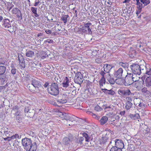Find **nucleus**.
<instances>
[{"label": "nucleus", "mask_w": 151, "mask_h": 151, "mask_svg": "<svg viewBox=\"0 0 151 151\" xmlns=\"http://www.w3.org/2000/svg\"><path fill=\"white\" fill-rule=\"evenodd\" d=\"M23 146L27 151H35L37 149V145L35 142L32 144L30 139L27 138H23L22 140Z\"/></svg>", "instance_id": "1"}, {"label": "nucleus", "mask_w": 151, "mask_h": 151, "mask_svg": "<svg viewBox=\"0 0 151 151\" xmlns=\"http://www.w3.org/2000/svg\"><path fill=\"white\" fill-rule=\"evenodd\" d=\"M132 73L134 75L139 76L141 74L144 73L145 70V66L144 65H139L137 63H132L129 66Z\"/></svg>", "instance_id": "2"}, {"label": "nucleus", "mask_w": 151, "mask_h": 151, "mask_svg": "<svg viewBox=\"0 0 151 151\" xmlns=\"http://www.w3.org/2000/svg\"><path fill=\"white\" fill-rule=\"evenodd\" d=\"M92 24L89 22L87 23L84 24V26H83L82 27L79 28L78 34L83 35H85L86 34H91L92 31L90 27V26Z\"/></svg>", "instance_id": "3"}, {"label": "nucleus", "mask_w": 151, "mask_h": 151, "mask_svg": "<svg viewBox=\"0 0 151 151\" xmlns=\"http://www.w3.org/2000/svg\"><path fill=\"white\" fill-rule=\"evenodd\" d=\"M10 21L8 19H3L1 24V27L4 29L8 30L10 32H12L16 30V27L13 25H11Z\"/></svg>", "instance_id": "4"}, {"label": "nucleus", "mask_w": 151, "mask_h": 151, "mask_svg": "<svg viewBox=\"0 0 151 151\" xmlns=\"http://www.w3.org/2000/svg\"><path fill=\"white\" fill-rule=\"evenodd\" d=\"M47 88L48 92L52 95H57L59 93L58 84L57 83H52Z\"/></svg>", "instance_id": "5"}, {"label": "nucleus", "mask_w": 151, "mask_h": 151, "mask_svg": "<svg viewBox=\"0 0 151 151\" xmlns=\"http://www.w3.org/2000/svg\"><path fill=\"white\" fill-rule=\"evenodd\" d=\"M111 144H112V145L118 148L121 149L123 148L124 147V145L122 141L118 139H116L115 140L112 139L108 145H109Z\"/></svg>", "instance_id": "6"}, {"label": "nucleus", "mask_w": 151, "mask_h": 151, "mask_svg": "<svg viewBox=\"0 0 151 151\" xmlns=\"http://www.w3.org/2000/svg\"><path fill=\"white\" fill-rule=\"evenodd\" d=\"M132 77V73H129L128 72L127 75L126 76L124 80V85L125 86H129L133 83Z\"/></svg>", "instance_id": "7"}, {"label": "nucleus", "mask_w": 151, "mask_h": 151, "mask_svg": "<svg viewBox=\"0 0 151 151\" xmlns=\"http://www.w3.org/2000/svg\"><path fill=\"white\" fill-rule=\"evenodd\" d=\"M57 99V102L61 104L66 103L68 100L67 94L66 93L60 94L58 96Z\"/></svg>", "instance_id": "8"}, {"label": "nucleus", "mask_w": 151, "mask_h": 151, "mask_svg": "<svg viewBox=\"0 0 151 151\" xmlns=\"http://www.w3.org/2000/svg\"><path fill=\"white\" fill-rule=\"evenodd\" d=\"M84 80L82 74L81 72H78L75 74L74 78V82L77 84L81 85Z\"/></svg>", "instance_id": "9"}, {"label": "nucleus", "mask_w": 151, "mask_h": 151, "mask_svg": "<svg viewBox=\"0 0 151 151\" xmlns=\"http://www.w3.org/2000/svg\"><path fill=\"white\" fill-rule=\"evenodd\" d=\"M136 1V4L137 5V9L142 10L143 7L142 4H144V6H147L150 3L149 0H135Z\"/></svg>", "instance_id": "10"}, {"label": "nucleus", "mask_w": 151, "mask_h": 151, "mask_svg": "<svg viewBox=\"0 0 151 151\" xmlns=\"http://www.w3.org/2000/svg\"><path fill=\"white\" fill-rule=\"evenodd\" d=\"M6 69L4 66H0V80L1 81L4 82L6 79V75L4 74Z\"/></svg>", "instance_id": "11"}, {"label": "nucleus", "mask_w": 151, "mask_h": 151, "mask_svg": "<svg viewBox=\"0 0 151 151\" xmlns=\"http://www.w3.org/2000/svg\"><path fill=\"white\" fill-rule=\"evenodd\" d=\"M118 93L122 96H133L134 94L132 93L130 90L127 89L126 90H119L118 91Z\"/></svg>", "instance_id": "12"}, {"label": "nucleus", "mask_w": 151, "mask_h": 151, "mask_svg": "<svg viewBox=\"0 0 151 151\" xmlns=\"http://www.w3.org/2000/svg\"><path fill=\"white\" fill-rule=\"evenodd\" d=\"M137 75L134 74L133 75V82L137 81V84H140V86H138L137 85H135L137 88L138 90H139L141 89L142 87L143 83L142 81H138L139 78V77L137 76Z\"/></svg>", "instance_id": "13"}, {"label": "nucleus", "mask_w": 151, "mask_h": 151, "mask_svg": "<svg viewBox=\"0 0 151 151\" xmlns=\"http://www.w3.org/2000/svg\"><path fill=\"white\" fill-rule=\"evenodd\" d=\"M105 77L107 80L108 81L109 83L111 84H114L115 82H116V83L119 84H122V83H118V81L117 79H116V80H115L113 77L111 76L109 73H108L106 74L105 75Z\"/></svg>", "instance_id": "14"}, {"label": "nucleus", "mask_w": 151, "mask_h": 151, "mask_svg": "<svg viewBox=\"0 0 151 151\" xmlns=\"http://www.w3.org/2000/svg\"><path fill=\"white\" fill-rule=\"evenodd\" d=\"M123 72V69L122 68H120L117 70L114 71L113 73L114 76L117 78V80L118 79H119L122 80Z\"/></svg>", "instance_id": "15"}, {"label": "nucleus", "mask_w": 151, "mask_h": 151, "mask_svg": "<svg viewBox=\"0 0 151 151\" xmlns=\"http://www.w3.org/2000/svg\"><path fill=\"white\" fill-rule=\"evenodd\" d=\"M105 73L104 71H101L100 72V74L102 76V77L99 81V84L101 88L103 86V85L105 84L106 83H108L106 81V78L104 76Z\"/></svg>", "instance_id": "16"}, {"label": "nucleus", "mask_w": 151, "mask_h": 151, "mask_svg": "<svg viewBox=\"0 0 151 151\" xmlns=\"http://www.w3.org/2000/svg\"><path fill=\"white\" fill-rule=\"evenodd\" d=\"M126 106L125 109L127 110H128L130 109L132 107L133 104L132 102V99L129 97H127L126 98Z\"/></svg>", "instance_id": "17"}, {"label": "nucleus", "mask_w": 151, "mask_h": 151, "mask_svg": "<svg viewBox=\"0 0 151 151\" xmlns=\"http://www.w3.org/2000/svg\"><path fill=\"white\" fill-rule=\"evenodd\" d=\"M12 13L15 14L20 20L22 19V14L21 11L17 8H14L12 10Z\"/></svg>", "instance_id": "18"}, {"label": "nucleus", "mask_w": 151, "mask_h": 151, "mask_svg": "<svg viewBox=\"0 0 151 151\" xmlns=\"http://www.w3.org/2000/svg\"><path fill=\"white\" fill-rule=\"evenodd\" d=\"M109 134L107 133L105 135L103 134L101 139L100 142L101 144H104L107 142L109 140Z\"/></svg>", "instance_id": "19"}, {"label": "nucleus", "mask_w": 151, "mask_h": 151, "mask_svg": "<svg viewBox=\"0 0 151 151\" xmlns=\"http://www.w3.org/2000/svg\"><path fill=\"white\" fill-rule=\"evenodd\" d=\"M18 60L19 61V64L22 67L25 68V66L24 58L21 54H18Z\"/></svg>", "instance_id": "20"}, {"label": "nucleus", "mask_w": 151, "mask_h": 151, "mask_svg": "<svg viewBox=\"0 0 151 151\" xmlns=\"http://www.w3.org/2000/svg\"><path fill=\"white\" fill-rule=\"evenodd\" d=\"M32 85L35 88H39L41 86V82L35 79H33L32 81Z\"/></svg>", "instance_id": "21"}, {"label": "nucleus", "mask_w": 151, "mask_h": 151, "mask_svg": "<svg viewBox=\"0 0 151 151\" xmlns=\"http://www.w3.org/2000/svg\"><path fill=\"white\" fill-rule=\"evenodd\" d=\"M101 90L103 92L106 94H109L113 96L115 94V92L112 90H108L105 88H101Z\"/></svg>", "instance_id": "22"}, {"label": "nucleus", "mask_w": 151, "mask_h": 151, "mask_svg": "<svg viewBox=\"0 0 151 151\" xmlns=\"http://www.w3.org/2000/svg\"><path fill=\"white\" fill-rule=\"evenodd\" d=\"M70 17L68 14H64L62 15L61 17V20L63 21V23L65 24L69 20Z\"/></svg>", "instance_id": "23"}, {"label": "nucleus", "mask_w": 151, "mask_h": 151, "mask_svg": "<svg viewBox=\"0 0 151 151\" xmlns=\"http://www.w3.org/2000/svg\"><path fill=\"white\" fill-rule=\"evenodd\" d=\"M70 80L67 77H66L62 83L63 86L64 87L66 88L69 86Z\"/></svg>", "instance_id": "24"}, {"label": "nucleus", "mask_w": 151, "mask_h": 151, "mask_svg": "<svg viewBox=\"0 0 151 151\" xmlns=\"http://www.w3.org/2000/svg\"><path fill=\"white\" fill-rule=\"evenodd\" d=\"M108 120V118L107 116H102L100 120V124L102 125L105 124L107 122Z\"/></svg>", "instance_id": "25"}, {"label": "nucleus", "mask_w": 151, "mask_h": 151, "mask_svg": "<svg viewBox=\"0 0 151 151\" xmlns=\"http://www.w3.org/2000/svg\"><path fill=\"white\" fill-rule=\"evenodd\" d=\"M145 83L147 87H149L151 86V76L148 77L146 78Z\"/></svg>", "instance_id": "26"}, {"label": "nucleus", "mask_w": 151, "mask_h": 151, "mask_svg": "<svg viewBox=\"0 0 151 151\" xmlns=\"http://www.w3.org/2000/svg\"><path fill=\"white\" fill-rule=\"evenodd\" d=\"M34 53L32 50H29L26 53V56L30 58H32L34 56Z\"/></svg>", "instance_id": "27"}, {"label": "nucleus", "mask_w": 151, "mask_h": 151, "mask_svg": "<svg viewBox=\"0 0 151 151\" xmlns=\"http://www.w3.org/2000/svg\"><path fill=\"white\" fill-rule=\"evenodd\" d=\"M141 101L139 99L136 98L135 99L134 101V104L136 106H139V107H141L142 106V105L140 102Z\"/></svg>", "instance_id": "28"}, {"label": "nucleus", "mask_w": 151, "mask_h": 151, "mask_svg": "<svg viewBox=\"0 0 151 151\" xmlns=\"http://www.w3.org/2000/svg\"><path fill=\"white\" fill-rule=\"evenodd\" d=\"M129 116L130 118L133 120L139 119L140 116L138 114L135 113L134 114H130Z\"/></svg>", "instance_id": "29"}, {"label": "nucleus", "mask_w": 151, "mask_h": 151, "mask_svg": "<svg viewBox=\"0 0 151 151\" xmlns=\"http://www.w3.org/2000/svg\"><path fill=\"white\" fill-rule=\"evenodd\" d=\"M31 10L32 13L34 14V15L35 17H38L39 16V15L37 13V8L32 7L31 8Z\"/></svg>", "instance_id": "30"}, {"label": "nucleus", "mask_w": 151, "mask_h": 151, "mask_svg": "<svg viewBox=\"0 0 151 151\" xmlns=\"http://www.w3.org/2000/svg\"><path fill=\"white\" fill-rule=\"evenodd\" d=\"M144 73H142L143 75L147 74L148 75H151V69L147 68L145 66V70H144Z\"/></svg>", "instance_id": "31"}, {"label": "nucleus", "mask_w": 151, "mask_h": 151, "mask_svg": "<svg viewBox=\"0 0 151 151\" xmlns=\"http://www.w3.org/2000/svg\"><path fill=\"white\" fill-rule=\"evenodd\" d=\"M82 135L83 137V138L84 137L85 139V141L86 142L89 141L90 137L89 135H88L87 133L84 132L83 134Z\"/></svg>", "instance_id": "32"}, {"label": "nucleus", "mask_w": 151, "mask_h": 151, "mask_svg": "<svg viewBox=\"0 0 151 151\" xmlns=\"http://www.w3.org/2000/svg\"><path fill=\"white\" fill-rule=\"evenodd\" d=\"M70 141L69 138L68 137L64 138L63 140V143L64 145H67L69 144Z\"/></svg>", "instance_id": "33"}, {"label": "nucleus", "mask_w": 151, "mask_h": 151, "mask_svg": "<svg viewBox=\"0 0 151 151\" xmlns=\"http://www.w3.org/2000/svg\"><path fill=\"white\" fill-rule=\"evenodd\" d=\"M104 69L106 71H109V72L111 69V66L109 65L105 64L104 66Z\"/></svg>", "instance_id": "34"}, {"label": "nucleus", "mask_w": 151, "mask_h": 151, "mask_svg": "<svg viewBox=\"0 0 151 151\" xmlns=\"http://www.w3.org/2000/svg\"><path fill=\"white\" fill-rule=\"evenodd\" d=\"M61 117L67 120L69 119V116L66 113H62L60 115Z\"/></svg>", "instance_id": "35"}, {"label": "nucleus", "mask_w": 151, "mask_h": 151, "mask_svg": "<svg viewBox=\"0 0 151 151\" xmlns=\"http://www.w3.org/2000/svg\"><path fill=\"white\" fill-rule=\"evenodd\" d=\"M84 140V138L83 137H79L77 140V142L78 144L81 145L83 144V142Z\"/></svg>", "instance_id": "36"}, {"label": "nucleus", "mask_w": 151, "mask_h": 151, "mask_svg": "<svg viewBox=\"0 0 151 151\" xmlns=\"http://www.w3.org/2000/svg\"><path fill=\"white\" fill-rule=\"evenodd\" d=\"M112 147L110 149V151H122V150L116 147H114V146L112 145Z\"/></svg>", "instance_id": "37"}, {"label": "nucleus", "mask_w": 151, "mask_h": 151, "mask_svg": "<svg viewBox=\"0 0 151 151\" xmlns=\"http://www.w3.org/2000/svg\"><path fill=\"white\" fill-rule=\"evenodd\" d=\"M22 116H20L15 117L16 121L19 123H20L22 122Z\"/></svg>", "instance_id": "38"}, {"label": "nucleus", "mask_w": 151, "mask_h": 151, "mask_svg": "<svg viewBox=\"0 0 151 151\" xmlns=\"http://www.w3.org/2000/svg\"><path fill=\"white\" fill-rule=\"evenodd\" d=\"M34 111L33 110H30L28 113V115H27V116H28L29 117H32L34 116Z\"/></svg>", "instance_id": "39"}, {"label": "nucleus", "mask_w": 151, "mask_h": 151, "mask_svg": "<svg viewBox=\"0 0 151 151\" xmlns=\"http://www.w3.org/2000/svg\"><path fill=\"white\" fill-rule=\"evenodd\" d=\"M119 65L121 66L124 68H127L128 65L127 63H124L122 62H120L119 63Z\"/></svg>", "instance_id": "40"}, {"label": "nucleus", "mask_w": 151, "mask_h": 151, "mask_svg": "<svg viewBox=\"0 0 151 151\" xmlns=\"http://www.w3.org/2000/svg\"><path fill=\"white\" fill-rule=\"evenodd\" d=\"M94 110L97 111H100L103 110L102 108L100 107L99 106L96 105L94 108Z\"/></svg>", "instance_id": "41"}, {"label": "nucleus", "mask_w": 151, "mask_h": 151, "mask_svg": "<svg viewBox=\"0 0 151 151\" xmlns=\"http://www.w3.org/2000/svg\"><path fill=\"white\" fill-rule=\"evenodd\" d=\"M11 68L12 70L11 71L13 75L15 74L16 70V69L15 68L13 65H12Z\"/></svg>", "instance_id": "42"}, {"label": "nucleus", "mask_w": 151, "mask_h": 151, "mask_svg": "<svg viewBox=\"0 0 151 151\" xmlns=\"http://www.w3.org/2000/svg\"><path fill=\"white\" fill-rule=\"evenodd\" d=\"M128 149L131 151L134 150L135 147L132 144H130L128 145Z\"/></svg>", "instance_id": "43"}, {"label": "nucleus", "mask_w": 151, "mask_h": 151, "mask_svg": "<svg viewBox=\"0 0 151 151\" xmlns=\"http://www.w3.org/2000/svg\"><path fill=\"white\" fill-rule=\"evenodd\" d=\"M6 63V60L5 59L3 58H0V65H4Z\"/></svg>", "instance_id": "44"}, {"label": "nucleus", "mask_w": 151, "mask_h": 151, "mask_svg": "<svg viewBox=\"0 0 151 151\" xmlns=\"http://www.w3.org/2000/svg\"><path fill=\"white\" fill-rule=\"evenodd\" d=\"M32 86H33L32 85H31V86H30L29 85H28L27 87L29 88V90H30V91L32 92L33 91H35V89L36 88H35L34 87H32Z\"/></svg>", "instance_id": "45"}, {"label": "nucleus", "mask_w": 151, "mask_h": 151, "mask_svg": "<svg viewBox=\"0 0 151 151\" xmlns=\"http://www.w3.org/2000/svg\"><path fill=\"white\" fill-rule=\"evenodd\" d=\"M32 86H33L32 85H31V86H30L29 85H28L27 87L29 88V90H30V91L32 92L33 91H35V89L36 88H35L34 87H32Z\"/></svg>", "instance_id": "46"}, {"label": "nucleus", "mask_w": 151, "mask_h": 151, "mask_svg": "<svg viewBox=\"0 0 151 151\" xmlns=\"http://www.w3.org/2000/svg\"><path fill=\"white\" fill-rule=\"evenodd\" d=\"M67 94V96L68 97V99H69L72 98H74L75 96L74 95H73L72 94L70 93H66Z\"/></svg>", "instance_id": "47"}, {"label": "nucleus", "mask_w": 151, "mask_h": 151, "mask_svg": "<svg viewBox=\"0 0 151 151\" xmlns=\"http://www.w3.org/2000/svg\"><path fill=\"white\" fill-rule=\"evenodd\" d=\"M95 62L99 64L101 63L103 61L102 59L101 58H98L96 59Z\"/></svg>", "instance_id": "48"}, {"label": "nucleus", "mask_w": 151, "mask_h": 151, "mask_svg": "<svg viewBox=\"0 0 151 151\" xmlns=\"http://www.w3.org/2000/svg\"><path fill=\"white\" fill-rule=\"evenodd\" d=\"M4 134H5L6 136L8 137L10 135H12V133L10 131H6L4 132Z\"/></svg>", "instance_id": "49"}, {"label": "nucleus", "mask_w": 151, "mask_h": 151, "mask_svg": "<svg viewBox=\"0 0 151 151\" xmlns=\"http://www.w3.org/2000/svg\"><path fill=\"white\" fill-rule=\"evenodd\" d=\"M103 104V102L100 101L99 102V103L97 104V105L99 106L101 108H103L104 107L105 105Z\"/></svg>", "instance_id": "50"}, {"label": "nucleus", "mask_w": 151, "mask_h": 151, "mask_svg": "<svg viewBox=\"0 0 151 151\" xmlns=\"http://www.w3.org/2000/svg\"><path fill=\"white\" fill-rule=\"evenodd\" d=\"M104 108V110H108V109H113L112 108V106H108L106 104L105 105V106Z\"/></svg>", "instance_id": "51"}, {"label": "nucleus", "mask_w": 151, "mask_h": 151, "mask_svg": "<svg viewBox=\"0 0 151 151\" xmlns=\"http://www.w3.org/2000/svg\"><path fill=\"white\" fill-rule=\"evenodd\" d=\"M19 109V107L17 106H13L12 108V110L13 111H14L16 112Z\"/></svg>", "instance_id": "52"}, {"label": "nucleus", "mask_w": 151, "mask_h": 151, "mask_svg": "<svg viewBox=\"0 0 151 151\" xmlns=\"http://www.w3.org/2000/svg\"><path fill=\"white\" fill-rule=\"evenodd\" d=\"M20 114V111L19 110H18L16 112L14 113V115L16 117L21 116V115Z\"/></svg>", "instance_id": "53"}, {"label": "nucleus", "mask_w": 151, "mask_h": 151, "mask_svg": "<svg viewBox=\"0 0 151 151\" xmlns=\"http://www.w3.org/2000/svg\"><path fill=\"white\" fill-rule=\"evenodd\" d=\"M28 107H26L24 109V112L25 113L26 115H27L28 113L29 112V111H30Z\"/></svg>", "instance_id": "54"}, {"label": "nucleus", "mask_w": 151, "mask_h": 151, "mask_svg": "<svg viewBox=\"0 0 151 151\" xmlns=\"http://www.w3.org/2000/svg\"><path fill=\"white\" fill-rule=\"evenodd\" d=\"M132 7L130 6L128 8V9L127 10V13L129 14V16L130 14L132 12Z\"/></svg>", "instance_id": "55"}, {"label": "nucleus", "mask_w": 151, "mask_h": 151, "mask_svg": "<svg viewBox=\"0 0 151 151\" xmlns=\"http://www.w3.org/2000/svg\"><path fill=\"white\" fill-rule=\"evenodd\" d=\"M18 138H19V135L17 134H16L14 135L11 136V138H12V139H14Z\"/></svg>", "instance_id": "56"}, {"label": "nucleus", "mask_w": 151, "mask_h": 151, "mask_svg": "<svg viewBox=\"0 0 151 151\" xmlns=\"http://www.w3.org/2000/svg\"><path fill=\"white\" fill-rule=\"evenodd\" d=\"M46 34L48 35L51 34L52 33V31L50 29H46L45 31Z\"/></svg>", "instance_id": "57"}, {"label": "nucleus", "mask_w": 151, "mask_h": 151, "mask_svg": "<svg viewBox=\"0 0 151 151\" xmlns=\"http://www.w3.org/2000/svg\"><path fill=\"white\" fill-rule=\"evenodd\" d=\"M50 55L49 54V55H47V54H45V55H42L41 56V58L42 59H44L45 58H47V57H49V56H50Z\"/></svg>", "instance_id": "58"}, {"label": "nucleus", "mask_w": 151, "mask_h": 151, "mask_svg": "<svg viewBox=\"0 0 151 151\" xmlns=\"http://www.w3.org/2000/svg\"><path fill=\"white\" fill-rule=\"evenodd\" d=\"M80 28L75 27L73 29L74 31L77 33L78 34V32L79 31V29Z\"/></svg>", "instance_id": "59"}, {"label": "nucleus", "mask_w": 151, "mask_h": 151, "mask_svg": "<svg viewBox=\"0 0 151 151\" xmlns=\"http://www.w3.org/2000/svg\"><path fill=\"white\" fill-rule=\"evenodd\" d=\"M147 91V89L146 88H143L142 89V93H146Z\"/></svg>", "instance_id": "60"}, {"label": "nucleus", "mask_w": 151, "mask_h": 151, "mask_svg": "<svg viewBox=\"0 0 151 151\" xmlns=\"http://www.w3.org/2000/svg\"><path fill=\"white\" fill-rule=\"evenodd\" d=\"M45 42H48L49 43H52L53 42V40H51L47 39L45 41Z\"/></svg>", "instance_id": "61"}, {"label": "nucleus", "mask_w": 151, "mask_h": 151, "mask_svg": "<svg viewBox=\"0 0 151 151\" xmlns=\"http://www.w3.org/2000/svg\"><path fill=\"white\" fill-rule=\"evenodd\" d=\"M7 137L5 139V140H7L8 141H9L11 140L12 139L11 138V137Z\"/></svg>", "instance_id": "62"}, {"label": "nucleus", "mask_w": 151, "mask_h": 151, "mask_svg": "<svg viewBox=\"0 0 151 151\" xmlns=\"http://www.w3.org/2000/svg\"><path fill=\"white\" fill-rule=\"evenodd\" d=\"M142 10L139 9H137L136 11V14L138 16V14L140 13Z\"/></svg>", "instance_id": "63"}, {"label": "nucleus", "mask_w": 151, "mask_h": 151, "mask_svg": "<svg viewBox=\"0 0 151 151\" xmlns=\"http://www.w3.org/2000/svg\"><path fill=\"white\" fill-rule=\"evenodd\" d=\"M40 3V1L39 0H38L37 2L36 1L35 2L34 6H37L39 4V3Z\"/></svg>", "instance_id": "64"}]
</instances>
